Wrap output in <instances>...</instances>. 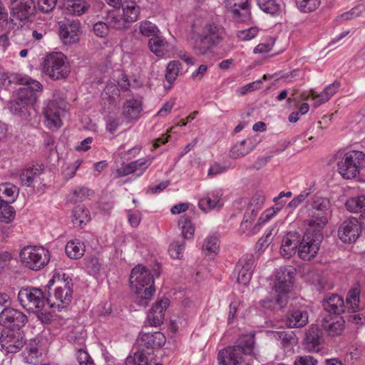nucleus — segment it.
<instances>
[{
  "label": "nucleus",
  "mask_w": 365,
  "mask_h": 365,
  "mask_svg": "<svg viewBox=\"0 0 365 365\" xmlns=\"http://www.w3.org/2000/svg\"><path fill=\"white\" fill-rule=\"evenodd\" d=\"M41 91L42 85L37 81L20 88L16 99L9 103L11 113L22 120H29L32 111H34V106L38 100V93Z\"/></svg>",
  "instance_id": "1"
},
{
  "label": "nucleus",
  "mask_w": 365,
  "mask_h": 365,
  "mask_svg": "<svg viewBox=\"0 0 365 365\" xmlns=\"http://www.w3.org/2000/svg\"><path fill=\"white\" fill-rule=\"evenodd\" d=\"M130 283L137 294L136 302L145 307L152 298L154 292V279L149 270L138 264L131 271Z\"/></svg>",
  "instance_id": "2"
},
{
  "label": "nucleus",
  "mask_w": 365,
  "mask_h": 365,
  "mask_svg": "<svg viewBox=\"0 0 365 365\" xmlns=\"http://www.w3.org/2000/svg\"><path fill=\"white\" fill-rule=\"evenodd\" d=\"M254 334L241 336L235 345L227 347L218 353L219 365H248L242 360V355L254 353Z\"/></svg>",
  "instance_id": "3"
},
{
  "label": "nucleus",
  "mask_w": 365,
  "mask_h": 365,
  "mask_svg": "<svg viewBox=\"0 0 365 365\" xmlns=\"http://www.w3.org/2000/svg\"><path fill=\"white\" fill-rule=\"evenodd\" d=\"M223 35L222 26L214 22H207L203 26L200 36L195 41L193 48L198 53L205 55L222 41Z\"/></svg>",
  "instance_id": "4"
},
{
  "label": "nucleus",
  "mask_w": 365,
  "mask_h": 365,
  "mask_svg": "<svg viewBox=\"0 0 365 365\" xmlns=\"http://www.w3.org/2000/svg\"><path fill=\"white\" fill-rule=\"evenodd\" d=\"M19 258L24 267L33 271H38L48 264L50 261V253L43 247L27 245L21 250Z\"/></svg>",
  "instance_id": "5"
},
{
  "label": "nucleus",
  "mask_w": 365,
  "mask_h": 365,
  "mask_svg": "<svg viewBox=\"0 0 365 365\" xmlns=\"http://www.w3.org/2000/svg\"><path fill=\"white\" fill-rule=\"evenodd\" d=\"M54 283H56V286L54 289L53 294H50L47 299L51 303V307H54L55 305L61 307L68 304L73 297V283L71 279L68 276H66L65 274H63L62 278L60 276H53L49 280L47 285L48 291Z\"/></svg>",
  "instance_id": "6"
},
{
  "label": "nucleus",
  "mask_w": 365,
  "mask_h": 365,
  "mask_svg": "<svg viewBox=\"0 0 365 365\" xmlns=\"http://www.w3.org/2000/svg\"><path fill=\"white\" fill-rule=\"evenodd\" d=\"M295 269L292 266L280 267L275 274V305H279L281 309L284 307L288 301V293L294 284Z\"/></svg>",
  "instance_id": "7"
},
{
  "label": "nucleus",
  "mask_w": 365,
  "mask_h": 365,
  "mask_svg": "<svg viewBox=\"0 0 365 365\" xmlns=\"http://www.w3.org/2000/svg\"><path fill=\"white\" fill-rule=\"evenodd\" d=\"M337 166L339 173L343 178L354 179L365 167V153L356 150H349L338 162Z\"/></svg>",
  "instance_id": "8"
},
{
  "label": "nucleus",
  "mask_w": 365,
  "mask_h": 365,
  "mask_svg": "<svg viewBox=\"0 0 365 365\" xmlns=\"http://www.w3.org/2000/svg\"><path fill=\"white\" fill-rule=\"evenodd\" d=\"M68 107L64 98L54 95L43 110L46 125L50 129H58L61 127L63 119L67 115Z\"/></svg>",
  "instance_id": "9"
},
{
  "label": "nucleus",
  "mask_w": 365,
  "mask_h": 365,
  "mask_svg": "<svg viewBox=\"0 0 365 365\" xmlns=\"http://www.w3.org/2000/svg\"><path fill=\"white\" fill-rule=\"evenodd\" d=\"M43 71L53 80L66 78L70 70L66 56L61 52L46 56L43 63Z\"/></svg>",
  "instance_id": "10"
},
{
  "label": "nucleus",
  "mask_w": 365,
  "mask_h": 365,
  "mask_svg": "<svg viewBox=\"0 0 365 365\" xmlns=\"http://www.w3.org/2000/svg\"><path fill=\"white\" fill-rule=\"evenodd\" d=\"M323 239L322 232L307 230L298 245L299 257L304 260H310L317 254Z\"/></svg>",
  "instance_id": "11"
},
{
  "label": "nucleus",
  "mask_w": 365,
  "mask_h": 365,
  "mask_svg": "<svg viewBox=\"0 0 365 365\" xmlns=\"http://www.w3.org/2000/svg\"><path fill=\"white\" fill-rule=\"evenodd\" d=\"M21 305L27 311L34 312L42 309L45 305V297L42 291L37 288H22L18 294Z\"/></svg>",
  "instance_id": "12"
},
{
  "label": "nucleus",
  "mask_w": 365,
  "mask_h": 365,
  "mask_svg": "<svg viewBox=\"0 0 365 365\" xmlns=\"http://www.w3.org/2000/svg\"><path fill=\"white\" fill-rule=\"evenodd\" d=\"M27 322V317L14 308H4L0 313V324L11 330H19Z\"/></svg>",
  "instance_id": "13"
},
{
  "label": "nucleus",
  "mask_w": 365,
  "mask_h": 365,
  "mask_svg": "<svg viewBox=\"0 0 365 365\" xmlns=\"http://www.w3.org/2000/svg\"><path fill=\"white\" fill-rule=\"evenodd\" d=\"M361 231L359 222L355 217H350L344 220L339 226L338 236L345 243L356 242Z\"/></svg>",
  "instance_id": "14"
},
{
  "label": "nucleus",
  "mask_w": 365,
  "mask_h": 365,
  "mask_svg": "<svg viewBox=\"0 0 365 365\" xmlns=\"http://www.w3.org/2000/svg\"><path fill=\"white\" fill-rule=\"evenodd\" d=\"M307 217L304 220L309 230L322 232L332 214L331 210H316L315 212H306Z\"/></svg>",
  "instance_id": "15"
},
{
  "label": "nucleus",
  "mask_w": 365,
  "mask_h": 365,
  "mask_svg": "<svg viewBox=\"0 0 365 365\" xmlns=\"http://www.w3.org/2000/svg\"><path fill=\"white\" fill-rule=\"evenodd\" d=\"M0 342L2 348L7 352L16 353L26 344V340L20 332L9 330L1 334Z\"/></svg>",
  "instance_id": "16"
},
{
  "label": "nucleus",
  "mask_w": 365,
  "mask_h": 365,
  "mask_svg": "<svg viewBox=\"0 0 365 365\" xmlns=\"http://www.w3.org/2000/svg\"><path fill=\"white\" fill-rule=\"evenodd\" d=\"M11 14L16 19L24 21L35 14L34 0H11Z\"/></svg>",
  "instance_id": "17"
},
{
  "label": "nucleus",
  "mask_w": 365,
  "mask_h": 365,
  "mask_svg": "<svg viewBox=\"0 0 365 365\" xmlns=\"http://www.w3.org/2000/svg\"><path fill=\"white\" fill-rule=\"evenodd\" d=\"M81 23L78 20L67 19L60 26L59 36L65 44H73L78 41Z\"/></svg>",
  "instance_id": "18"
},
{
  "label": "nucleus",
  "mask_w": 365,
  "mask_h": 365,
  "mask_svg": "<svg viewBox=\"0 0 365 365\" xmlns=\"http://www.w3.org/2000/svg\"><path fill=\"white\" fill-rule=\"evenodd\" d=\"M324 343L322 331L315 324H312L305 333L304 346L309 352H319Z\"/></svg>",
  "instance_id": "19"
},
{
  "label": "nucleus",
  "mask_w": 365,
  "mask_h": 365,
  "mask_svg": "<svg viewBox=\"0 0 365 365\" xmlns=\"http://www.w3.org/2000/svg\"><path fill=\"white\" fill-rule=\"evenodd\" d=\"M225 2L236 21L245 22L250 19L248 0H225Z\"/></svg>",
  "instance_id": "20"
},
{
  "label": "nucleus",
  "mask_w": 365,
  "mask_h": 365,
  "mask_svg": "<svg viewBox=\"0 0 365 365\" xmlns=\"http://www.w3.org/2000/svg\"><path fill=\"white\" fill-rule=\"evenodd\" d=\"M308 322L309 316L306 307H301L290 310L283 323L288 328H299L304 327Z\"/></svg>",
  "instance_id": "21"
},
{
  "label": "nucleus",
  "mask_w": 365,
  "mask_h": 365,
  "mask_svg": "<svg viewBox=\"0 0 365 365\" xmlns=\"http://www.w3.org/2000/svg\"><path fill=\"white\" fill-rule=\"evenodd\" d=\"M237 267L240 268L238 273L237 282L242 284H247L252 277L255 267V259L252 255H246L238 262Z\"/></svg>",
  "instance_id": "22"
},
{
  "label": "nucleus",
  "mask_w": 365,
  "mask_h": 365,
  "mask_svg": "<svg viewBox=\"0 0 365 365\" xmlns=\"http://www.w3.org/2000/svg\"><path fill=\"white\" fill-rule=\"evenodd\" d=\"M169 299L163 298L152 307L147 316V321L150 326L158 327L163 323L164 312L169 306Z\"/></svg>",
  "instance_id": "23"
},
{
  "label": "nucleus",
  "mask_w": 365,
  "mask_h": 365,
  "mask_svg": "<svg viewBox=\"0 0 365 365\" xmlns=\"http://www.w3.org/2000/svg\"><path fill=\"white\" fill-rule=\"evenodd\" d=\"M165 336L160 331L153 333H141L138 339V344L140 347L147 349L160 348L165 343Z\"/></svg>",
  "instance_id": "24"
},
{
  "label": "nucleus",
  "mask_w": 365,
  "mask_h": 365,
  "mask_svg": "<svg viewBox=\"0 0 365 365\" xmlns=\"http://www.w3.org/2000/svg\"><path fill=\"white\" fill-rule=\"evenodd\" d=\"M222 196L221 190H214L207 192L205 197L199 200V208L205 212L214 209H220L222 207V203L221 202Z\"/></svg>",
  "instance_id": "25"
},
{
  "label": "nucleus",
  "mask_w": 365,
  "mask_h": 365,
  "mask_svg": "<svg viewBox=\"0 0 365 365\" xmlns=\"http://www.w3.org/2000/svg\"><path fill=\"white\" fill-rule=\"evenodd\" d=\"M344 320L339 316L329 315L323 318L322 327L329 335L334 336L340 335L344 329Z\"/></svg>",
  "instance_id": "26"
},
{
  "label": "nucleus",
  "mask_w": 365,
  "mask_h": 365,
  "mask_svg": "<svg viewBox=\"0 0 365 365\" xmlns=\"http://www.w3.org/2000/svg\"><path fill=\"white\" fill-rule=\"evenodd\" d=\"M300 235L297 232H289L282 240L280 254L284 257H289L297 249Z\"/></svg>",
  "instance_id": "27"
},
{
  "label": "nucleus",
  "mask_w": 365,
  "mask_h": 365,
  "mask_svg": "<svg viewBox=\"0 0 365 365\" xmlns=\"http://www.w3.org/2000/svg\"><path fill=\"white\" fill-rule=\"evenodd\" d=\"M322 306L327 312L337 315L344 311V299L341 296L336 294L327 295L322 302Z\"/></svg>",
  "instance_id": "28"
},
{
  "label": "nucleus",
  "mask_w": 365,
  "mask_h": 365,
  "mask_svg": "<svg viewBox=\"0 0 365 365\" xmlns=\"http://www.w3.org/2000/svg\"><path fill=\"white\" fill-rule=\"evenodd\" d=\"M43 169L44 166L42 164L26 167L20 174L21 184L31 187L34 181L43 173Z\"/></svg>",
  "instance_id": "29"
},
{
  "label": "nucleus",
  "mask_w": 365,
  "mask_h": 365,
  "mask_svg": "<svg viewBox=\"0 0 365 365\" xmlns=\"http://www.w3.org/2000/svg\"><path fill=\"white\" fill-rule=\"evenodd\" d=\"M36 81L28 76H21L16 73H9L0 68V84L8 86L11 83L28 86Z\"/></svg>",
  "instance_id": "30"
},
{
  "label": "nucleus",
  "mask_w": 365,
  "mask_h": 365,
  "mask_svg": "<svg viewBox=\"0 0 365 365\" xmlns=\"http://www.w3.org/2000/svg\"><path fill=\"white\" fill-rule=\"evenodd\" d=\"M142 110V101L132 98L124 103L123 114L126 118L136 120L140 118Z\"/></svg>",
  "instance_id": "31"
},
{
  "label": "nucleus",
  "mask_w": 365,
  "mask_h": 365,
  "mask_svg": "<svg viewBox=\"0 0 365 365\" xmlns=\"http://www.w3.org/2000/svg\"><path fill=\"white\" fill-rule=\"evenodd\" d=\"M103 19L109 28L120 30L126 29L128 27V23L118 9L108 11Z\"/></svg>",
  "instance_id": "32"
},
{
  "label": "nucleus",
  "mask_w": 365,
  "mask_h": 365,
  "mask_svg": "<svg viewBox=\"0 0 365 365\" xmlns=\"http://www.w3.org/2000/svg\"><path fill=\"white\" fill-rule=\"evenodd\" d=\"M120 7L123 10V16L128 24L133 23L138 20L140 9L135 1L133 0H123Z\"/></svg>",
  "instance_id": "33"
},
{
  "label": "nucleus",
  "mask_w": 365,
  "mask_h": 365,
  "mask_svg": "<svg viewBox=\"0 0 365 365\" xmlns=\"http://www.w3.org/2000/svg\"><path fill=\"white\" fill-rule=\"evenodd\" d=\"M24 361L31 365H36L41 361L42 353L36 344L29 343L23 352Z\"/></svg>",
  "instance_id": "34"
},
{
  "label": "nucleus",
  "mask_w": 365,
  "mask_h": 365,
  "mask_svg": "<svg viewBox=\"0 0 365 365\" xmlns=\"http://www.w3.org/2000/svg\"><path fill=\"white\" fill-rule=\"evenodd\" d=\"M90 4L84 0H66L64 8L68 14L81 16L87 12Z\"/></svg>",
  "instance_id": "35"
},
{
  "label": "nucleus",
  "mask_w": 365,
  "mask_h": 365,
  "mask_svg": "<svg viewBox=\"0 0 365 365\" xmlns=\"http://www.w3.org/2000/svg\"><path fill=\"white\" fill-rule=\"evenodd\" d=\"M19 194V188L10 183L0 185V203L14 202Z\"/></svg>",
  "instance_id": "36"
},
{
  "label": "nucleus",
  "mask_w": 365,
  "mask_h": 365,
  "mask_svg": "<svg viewBox=\"0 0 365 365\" xmlns=\"http://www.w3.org/2000/svg\"><path fill=\"white\" fill-rule=\"evenodd\" d=\"M91 220L88 210L83 205L76 206L72 213V221L75 227H83Z\"/></svg>",
  "instance_id": "37"
},
{
  "label": "nucleus",
  "mask_w": 365,
  "mask_h": 365,
  "mask_svg": "<svg viewBox=\"0 0 365 365\" xmlns=\"http://www.w3.org/2000/svg\"><path fill=\"white\" fill-rule=\"evenodd\" d=\"M306 212H315L316 210H327L331 209L329 199L319 196L312 197L305 206Z\"/></svg>",
  "instance_id": "38"
},
{
  "label": "nucleus",
  "mask_w": 365,
  "mask_h": 365,
  "mask_svg": "<svg viewBox=\"0 0 365 365\" xmlns=\"http://www.w3.org/2000/svg\"><path fill=\"white\" fill-rule=\"evenodd\" d=\"M254 144L250 140H245V139L237 143L230 150V157L239 158L247 155L254 149Z\"/></svg>",
  "instance_id": "39"
},
{
  "label": "nucleus",
  "mask_w": 365,
  "mask_h": 365,
  "mask_svg": "<svg viewBox=\"0 0 365 365\" xmlns=\"http://www.w3.org/2000/svg\"><path fill=\"white\" fill-rule=\"evenodd\" d=\"M150 50L158 56H163L168 51V43L161 36L156 35L148 42Z\"/></svg>",
  "instance_id": "40"
},
{
  "label": "nucleus",
  "mask_w": 365,
  "mask_h": 365,
  "mask_svg": "<svg viewBox=\"0 0 365 365\" xmlns=\"http://www.w3.org/2000/svg\"><path fill=\"white\" fill-rule=\"evenodd\" d=\"M65 252L71 259L81 258L85 252V246L78 240H71L67 242Z\"/></svg>",
  "instance_id": "41"
},
{
  "label": "nucleus",
  "mask_w": 365,
  "mask_h": 365,
  "mask_svg": "<svg viewBox=\"0 0 365 365\" xmlns=\"http://www.w3.org/2000/svg\"><path fill=\"white\" fill-rule=\"evenodd\" d=\"M345 207L350 212H361L365 210V195H358L349 198Z\"/></svg>",
  "instance_id": "42"
},
{
  "label": "nucleus",
  "mask_w": 365,
  "mask_h": 365,
  "mask_svg": "<svg viewBox=\"0 0 365 365\" xmlns=\"http://www.w3.org/2000/svg\"><path fill=\"white\" fill-rule=\"evenodd\" d=\"M269 295L263 298L260 300L259 304L262 308V310L265 313H272L273 312L274 308V296L272 294V292L274 290V284L272 280L269 281Z\"/></svg>",
  "instance_id": "43"
},
{
  "label": "nucleus",
  "mask_w": 365,
  "mask_h": 365,
  "mask_svg": "<svg viewBox=\"0 0 365 365\" xmlns=\"http://www.w3.org/2000/svg\"><path fill=\"white\" fill-rule=\"evenodd\" d=\"M178 225L181 229L183 238L190 239L193 237L195 228L189 217L182 216L178 221Z\"/></svg>",
  "instance_id": "44"
},
{
  "label": "nucleus",
  "mask_w": 365,
  "mask_h": 365,
  "mask_svg": "<svg viewBox=\"0 0 365 365\" xmlns=\"http://www.w3.org/2000/svg\"><path fill=\"white\" fill-rule=\"evenodd\" d=\"M361 292V287L359 283L354 284V287L350 289L346 296V303L350 305L353 312L359 307V297Z\"/></svg>",
  "instance_id": "45"
},
{
  "label": "nucleus",
  "mask_w": 365,
  "mask_h": 365,
  "mask_svg": "<svg viewBox=\"0 0 365 365\" xmlns=\"http://www.w3.org/2000/svg\"><path fill=\"white\" fill-rule=\"evenodd\" d=\"M101 267L98 258L95 256L87 257L85 259V267L87 272L95 277L99 275Z\"/></svg>",
  "instance_id": "46"
},
{
  "label": "nucleus",
  "mask_w": 365,
  "mask_h": 365,
  "mask_svg": "<svg viewBox=\"0 0 365 365\" xmlns=\"http://www.w3.org/2000/svg\"><path fill=\"white\" fill-rule=\"evenodd\" d=\"M138 26L139 32L144 36L154 37L159 32V29L155 24L147 20L140 21Z\"/></svg>",
  "instance_id": "47"
},
{
  "label": "nucleus",
  "mask_w": 365,
  "mask_h": 365,
  "mask_svg": "<svg viewBox=\"0 0 365 365\" xmlns=\"http://www.w3.org/2000/svg\"><path fill=\"white\" fill-rule=\"evenodd\" d=\"M11 203H0V221L5 223H9L15 217V210Z\"/></svg>",
  "instance_id": "48"
},
{
  "label": "nucleus",
  "mask_w": 365,
  "mask_h": 365,
  "mask_svg": "<svg viewBox=\"0 0 365 365\" xmlns=\"http://www.w3.org/2000/svg\"><path fill=\"white\" fill-rule=\"evenodd\" d=\"M185 242L183 239L172 242L169 247V254L172 258L180 259L183 255Z\"/></svg>",
  "instance_id": "49"
},
{
  "label": "nucleus",
  "mask_w": 365,
  "mask_h": 365,
  "mask_svg": "<svg viewBox=\"0 0 365 365\" xmlns=\"http://www.w3.org/2000/svg\"><path fill=\"white\" fill-rule=\"evenodd\" d=\"M202 251L206 254L216 253L219 249V240L215 235L207 236L202 246Z\"/></svg>",
  "instance_id": "50"
},
{
  "label": "nucleus",
  "mask_w": 365,
  "mask_h": 365,
  "mask_svg": "<svg viewBox=\"0 0 365 365\" xmlns=\"http://www.w3.org/2000/svg\"><path fill=\"white\" fill-rule=\"evenodd\" d=\"M180 65V63L178 61H170L168 64V66L166 68L165 78L167 81L170 84L175 81L177 76H178Z\"/></svg>",
  "instance_id": "51"
},
{
  "label": "nucleus",
  "mask_w": 365,
  "mask_h": 365,
  "mask_svg": "<svg viewBox=\"0 0 365 365\" xmlns=\"http://www.w3.org/2000/svg\"><path fill=\"white\" fill-rule=\"evenodd\" d=\"M277 336L280 341L282 346L284 349L290 350L292 349V344L294 340L292 332L285 331H275V338Z\"/></svg>",
  "instance_id": "52"
},
{
  "label": "nucleus",
  "mask_w": 365,
  "mask_h": 365,
  "mask_svg": "<svg viewBox=\"0 0 365 365\" xmlns=\"http://www.w3.org/2000/svg\"><path fill=\"white\" fill-rule=\"evenodd\" d=\"M125 364L148 365V359L142 351H136L133 356H129L125 359Z\"/></svg>",
  "instance_id": "53"
},
{
  "label": "nucleus",
  "mask_w": 365,
  "mask_h": 365,
  "mask_svg": "<svg viewBox=\"0 0 365 365\" xmlns=\"http://www.w3.org/2000/svg\"><path fill=\"white\" fill-rule=\"evenodd\" d=\"M297 7L303 12L315 10L320 4V0H296Z\"/></svg>",
  "instance_id": "54"
},
{
  "label": "nucleus",
  "mask_w": 365,
  "mask_h": 365,
  "mask_svg": "<svg viewBox=\"0 0 365 365\" xmlns=\"http://www.w3.org/2000/svg\"><path fill=\"white\" fill-rule=\"evenodd\" d=\"M264 200L265 198L262 193H255L247 205L249 210H252V212H255V211L258 212V210H259L264 204Z\"/></svg>",
  "instance_id": "55"
},
{
  "label": "nucleus",
  "mask_w": 365,
  "mask_h": 365,
  "mask_svg": "<svg viewBox=\"0 0 365 365\" xmlns=\"http://www.w3.org/2000/svg\"><path fill=\"white\" fill-rule=\"evenodd\" d=\"M272 230V228L269 229L267 231L265 235L258 240L256 244V249L258 251H264L272 243L274 240Z\"/></svg>",
  "instance_id": "56"
},
{
  "label": "nucleus",
  "mask_w": 365,
  "mask_h": 365,
  "mask_svg": "<svg viewBox=\"0 0 365 365\" xmlns=\"http://www.w3.org/2000/svg\"><path fill=\"white\" fill-rule=\"evenodd\" d=\"M58 0H38L37 8L44 14H48L52 11L56 6Z\"/></svg>",
  "instance_id": "57"
},
{
  "label": "nucleus",
  "mask_w": 365,
  "mask_h": 365,
  "mask_svg": "<svg viewBox=\"0 0 365 365\" xmlns=\"http://www.w3.org/2000/svg\"><path fill=\"white\" fill-rule=\"evenodd\" d=\"M109 29L110 28L105 20L104 21H98L93 27L94 34L101 38H103L108 35Z\"/></svg>",
  "instance_id": "58"
},
{
  "label": "nucleus",
  "mask_w": 365,
  "mask_h": 365,
  "mask_svg": "<svg viewBox=\"0 0 365 365\" xmlns=\"http://www.w3.org/2000/svg\"><path fill=\"white\" fill-rule=\"evenodd\" d=\"M90 192L91 191L86 187L76 188L73 191L72 198L71 199V201L75 203L83 201L86 197L90 195Z\"/></svg>",
  "instance_id": "59"
},
{
  "label": "nucleus",
  "mask_w": 365,
  "mask_h": 365,
  "mask_svg": "<svg viewBox=\"0 0 365 365\" xmlns=\"http://www.w3.org/2000/svg\"><path fill=\"white\" fill-rule=\"evenodd\" d=\"M258 33L257 27H251L247 29L240 30L237 32V36L242 41H249L253 38Z\"/></svg>",
  "instance_id": "60"
},
{
  "label": "nucleus",
  "mask_w": 365,
  "mask_h": 365,
  "mask_svg": "<svg viewBox=\"0 0 365 365\" xmlns=\"http://www.w3.org/2000/svg\"><path fill=\"white\" fill-rule=\"evenodd\" d=\"M311 192V189H307L302 191L299 195H298L288 203L287 207L291 208H296L310 195Z\"/></svg>",
  "instance_id": "61"
},
{
  "label": "nucleus",
  "mask_w": 365,
  "mask_h": 365,
  "mask_svg": "<svg viewBox=\"0 0 365 365\" xmlns=\"http://www.w3.org/2000/svg\"><path fill=\"white\" fill-rule=\"evenodd\" d=\"M310 95L314 101V107L319 106L322 103L327 102L331 98V96H329L327 93H325L324 89L320 94H317L315 91H311Z\"/></svg>",
  "instance_id": "62"
},
{
  "label": "nucleus",
  "mask_w": 365,
  "mask_h": 365,
  "mask_svg": "<svg viewBox=\"0 0 365 365\" xmlns=\"http://www.w3.org/2000/svg\"><path fill=\"white\" fill-rule=\"evenodd\" d=\"M318 361L309 355L297 356L295 358L294 365H317Z\"/></svg>",
  "instance_id": "63"
},
{
  "label": "nucleus",
  "mask_w": 365,
  "mask_h": 365,
  "mask_svg": "<svg viewBox=\"0 0 365 365\" xmlns=\"http://www.w3.org/2000/svg\"><path fill=\"white\" fill-rule=\"evenodd\" d=\"M76 357L80 365H95L89 354L83 349L78 350Z\"/></svg>",
  "instance_id": "64"
}]
</instances>
